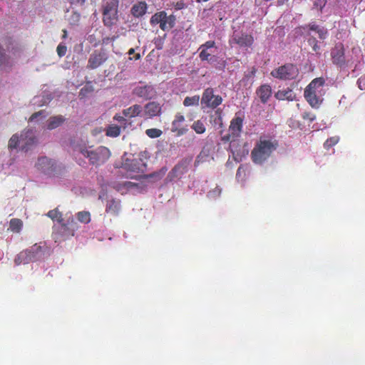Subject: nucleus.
Segmentation results:
<instances>
[{"instance_id": "nucleus-51", "label": "nucleus", "mask_w": 365, "mask_h": 365, "mask_svg": "<svg viewBox=\"0 0 365 365\" xmlns=\"http://www.w3.org/2000/svg\"><path fill=\"white\" fill-rule=\"evenodd\" d=\"M256 71H257V69L255 67H253L250 72V76H254L255 75Z\"/></svg>"}, {"instance_id": "nucleus-39", "label": "nucleus", "mask_w": 365, "mask_h": 365, "mask_svg": "<svg viewBox=\"0 0 365 365\" xmlns=\"http://www.w3.org/2000/svg\"><path fill=\"white\" fill-rule=\"evenodd\" d=\"M307 42H308L309 45L310 46H312V50L314 52H316L317 53H318L319 52L320 46L318 45V41L316 39V38L312 36V37L308 38Z\"/></svg>"}, {"instance_id": "nucleus-5", "label": "nucleus", "mask_w": 365, "mask_h": 365, "mask_svg": "<svg viewBox=\"0 0 365 365\" xmlns=\"http://www.w3.org/2000/svg\"><path fill=\"white\" fill-rule=\"evenodd\" d=\"M118 0H108L103 5V23L106 27H111L118 20Z\"/></svg>"}, {"instance_id": "nucleus-4", "label": "nucleus", "mask_w": 365, "mask_h": 365, "mask_svg": "<svg viewBox=\"0 0 365 365\" xmlns=\"http://www.w3.org/2000/svg\"><path fill=\"white\" fill-rule=\"evenodd\" d=\"M35 167L38 170L48 176H57L61 175L65 168L58 165L53 160L42 156L38 158Z\"/></svg>"}, {"instance_id": "nucleus-12", "label": "nucleus", "mask_w": 365, "mask_h": 365, "mask_svg": "<svg viewBox=\"0 0 365 365\" xmlns=\"http://www.w3.org/2000/svg\"><path fill=\"white\" fill-rule=\"evenodd\" d=\"M133 94L138 98L149 100L155 96L156 91L151 85L138 86L133 88Z\"/></svg>"}, {"instance_id": "nucleus-11", "label": "nucleus", "mask_w": 365, "mask_h": 365, "mask_svg": "<svg viewBox=\"0 0 365 365\" xmlns=\"http://www.w3.org/2000/svg\"><path fill=\"white\" fill-rule=\"evenodd\" d=\"M108 59V56L103 50H95L90 56L87 68L96 69L101 66Z\"/></svg>"}, {"instance_id": "nucleus-13", "label": "nucleus", "mask_w": 365, "mask_h": 365, "mask_svg": "<svg viewBox=\"0 0 365 365\" xmlns=\"http://www.w3.org/2000/svg\"><path fill=\"white\" fill-rule=\"evenodd\" d=\"M185 121V117L181 113H177L175 119L172 122L171 131L176 134L177 136H181L185 134L188 129L185 127H182V123Z\"/></svg>"}, {"instance_id": "nucleus-43", "label": "nucleus", "mask_w": 365, "mask_h": 365, "mask_svg": "<svg viewBox=\"0 0 365 365\" xmlns=\"http://www.w3.org/2000/svg\"><path fill=\"white\" fill-rule=\"evenodd\" d=\"M215 46V42L213 41H206L205 43L202 44L199 49H205L208 50Z\"/></svg>"}, {"instance_id": "nucleus-14", "label": "nucleus", "mask_w": 365, "mask_h": 365, "mask_svg": "<svg viewBox=\"0 0 365 365\" xmlns=\"http://www.w3.org/2000/svg\"><path fill=\"white\" fill-rule=\"evenodd\" d=\"M190 160L183 159L180 161L172 170L171 175L178 178H180L182 175L188 171Z\"/></svg>"}, {"instance_id": "nucleus-35", "label": "nucleus", "mask_w": 365, "mask_h": 365, "mask_svg": "<svg viewBox=\"0 0 365 365\" xmlns=\"http://www.w3.org/2000/svg\"><path fill=\"white\" fill-rule=\"evenodd\" d=\"M200 101V96H193L192 97H186L184 99L183 105L185 106H198Z\"/></svg>"}, {"instance_id": "nucleus-38", "label": "nucleus", "mask_w": 365, "mask_h": 365, "mask_svg": "<svg viewBox=\"0 0 365 365\" xmlns=\"http://www.w3.org/2000/svg\"><path fill=\"white\" fill-rule=\"evenodd\" d=\"M113 120L120 123V125L123 126L124 128H125L128 125L130 124V123H128L126 117H125L123 115H121L118 113L115 114L113 116Z\"/></svg>"}, {"instance_id": "nucleus-31", "label": "nucleus", "mask_w": 365, "mask_h": 365, "mask_svg": "<svg viewBox=\"0 0 365 365\" xmlns=\"http://www.w3.org/2000/svg\"><path fill=\"white\" fill-rule=\"evenodd\" d=\"M191 128L195 130L197 134H202L206 131V127L205 121L202 120H197L194 121L191 125Z\"/></svg>"}, {"instance_id": "nucleus-29", "label": "nucleus", "mask_w": 365, "mask_h": 365, "mask_svg": "<svg viewBox=\"0 0 365 365\" xmlns=\"http://www.w3.org/2000/svg\"><path fill=\"white\" fill-rule=\"evenodd\" d=\"M23 225V221L19 218H12L9 221V230L14 233H19Z\"/></svg>"}, {"instance_id": "nucleus-47", "label": "nucleus", "mask_w": 365, "mask_h": 365, "mask_svg": "<svg viewBox=\"0 0 365 365\" xmlns=\"http://www.w3.org/2000/svg\"><path fill=\"white\" fill-rule=\"evenodd\" d=\"M71 5H79L83 6L86 0H66Z\"/></svg>"}, {"instance_id": "nucleus-20", "label": "nucleus", "mask_w": 365, "mask_h": 365, "mask_svg": "<svg viewBox=\"0 0 365 365\" xmlns=\"http://www.w3.org/2000/svg\"><path fill=\"white\" fill-rule=\"evenodd\" d=\"M113 187L122 194L139 187V184L130 181H125L122 182H115Z\"/></svg>"}, {"instance_id": "nucleus-42", "label": "nucleus", "mask_w": 365, "mask_h": 365, "mask_svg": "<svg viewBox=\"0 0 365 365\" xmlns=\"http://www.w3.org/2000/svg\"><path fill=\"white\" fill-rule=\"evenodd\" d=\"M57 53L59 57H62L66 55L67 51V47L65 45L60 43L56 48Z\"/></svg>"}, {"instance_id": "nucleus-21", "label": "nucleus", "mask_w": 365, "mask_h": 365, "mask_svg": "<svg viewBox=\"0 0 365 365\" xmlns=\"http://www.w3.org/2000/svg\"><path fill=\"white\" fill-rule=\"evenodd\" d=\"M274 97L279 101H292L296 98V94L292 91V89L289 88H287L285 89L279 90L274 94Z\"/></svg>"}, {"instance_id": "nucleus-37", "label": "nucleus", "mask_w": 365, "mask_h": 365, "mask_svg": "<svg viewBox=\"0 0 365 365\" xmlns=\"http://www.w3.org/2000/svg\"><path fill=\"white\" fill-rule=\"evenodd\" d=\"M339 137L334 136L328 138L324 143V148L327 150L330 149L339 142Z\"/></svg>"}, {"instance_id": "nucleus-48", "label": "nucleus", "mask_w": 365, "mask_h": 365, "mask_svg": "<svg viewBox=\"0 0 365 365\" xmlns=\"http://www.w3.org/2000/svg\"><path fill=\"white\" fill-rule=\"evenodd\" d=\"M326 2V0H317V1L314 2V6L317 8L319 7V9L322 10L323 7L325 6Z\"/></svg>"}, {"instance_id": "nucleus-28", "label": "nucleus", "mask_w": 365, "mask_h": 365, "mask_svg": "<svg viewBox=\"0 0 365 365\" xmlns=\"http://www.w3.org/2000/svg\"><path fill=\"white\" fill-rule=\"evenodd\" d=\"M47 216L50 217L52 220H56L58 222L61 223V228L63 230L66 229V225L64 223H63V219L62 213L59 212L57 208L50 210L47 213Z\"/></svg>"}, {"instance_id": "nucleus-44", "label": "nucleus", "mask_w": 365, "mask_h": 365, "mask_svg": "<svg viewBox=\"0 0 365 365\" xmlns=\"http://www.w3.org/2000/svg\"><path fill=\"white\" fill-rule=\"evenodd\" d=\"M302 118L313 122L316 119V115L311 112H304L302 114Z\"/></svg>"}, {"instance_id": "nucleus-7", "label": "nucleus", "mask_w": 365, "mask_h": 365, "mask_svg": "<svg viewBox=\"0 0 365 365\" xmlns=\"http://www.w3.org/2000/svg\"><path fill=\"white\" fill-rule=\"evenodd\" d=\"M299 75V69L292 63H286L271 71V76L280 80H293Z\"/></svg>"}, {"instance_id": "nucleus-18", "label": "nucleus", "mask_w": 365, "mask_h": 365, "mask_svg": "<svg viewBox=\"0 0 365 365\" xmlns=\"http://www.w3.org/2000/svg\"><path fill=\"white\" fill-rule=\"evenodd\" d=\"M262 103H266L272 96V88L269 84H263L260 86L256 91Z\"/></svg>"}, {"instance_id": "nucleus-9", "label": "nucleus", "mask_w": 365, "mask_h": 365, "mask_svg": "<svg viewBox=\"0 0 365 365\" xmlns=\"http://www.w3.org/2000/svg\"><path fill=\"white\" fill-rule=\"evenodd\" d=\"M222 102V98L219 95L214 94V90L212 88H206L201 98V103L208 108H216Z\"/></svg>"}, {"instance_id": "nucleus-33", "label": "nucleus", "mask_w": 365, "mask_h": 365, "mask_svg": "<svg viewBox=\"0 0 365 365\" xmlns=\"http://www.w3.org/2000/svg\"><path fill=\"white\" fill-rule=\"evenodd\" d=\"M106 134L112 138L118 137L120 134V128L116 125H109L106 130Z\"/></svg>"}, {"instance_id": "nucleus-32", "label": "nucleus", "mask_w": 365, "mask_h": 365, "mask_svg": "<svg viewBox=\"0 0 365 365\" xmlns=\"http://www.w3.org/2000/svg\"><path fill=\"white\" fill-rule=\"evenodd\" d=\"M200 51L199 53V57L201 61H207L209 63H212L217 60L216 56H212L210 52H208V50L205 49H199Z\"/></svg>"}, {"instance_id": "nucleus-36", "label": "nucleus", "mask_w": 365, "mask_h": 365, "mask_svg": "<svg viewBox=\"0 0 365 365\" xmlns=\"http://www.w3.org/2000/svg\"><path fill=\"white\" fill-rule=\"evenodd\" d=\"M145 133L150 138H156L160 137L163 132L158 128H149L145 130Z\"/></svg>"}, {"instance_id": "nucleus-55", "label": "nucleus", "mask_w": 365, "mask_h": 365, "mask_svg": "<svg viewBox=\"0 0 365 365\" xmlns=\"http://www.w3.org/2000/svg\"><path fill=\"white\" fill-rule=\"evenodd\" d=\"M140 58V55L139 53L136 54L135 59H139Z\"/></svg>"}, {"instance_id": "nucleus-58", "label": "nucleus", "mask_w": 365, "mask_h": 365, "mask_svg": "<svg viewBox=\"0 0 365 365\" xmlns=\"http://www.w3.org/2000/svg\"><path fill=\"white\" fill-rule=\"evenodd\" d=\"M222 133H223V130H221L220 131V135H222Z\"/></svg>"}, {"instance_id": "nucleus-56", "label": "nucleus", "mask_w": 365, "mask_h": 365, "mask_svg": "<svg viewBox=\"0 0 365 365\" xmlns=\"http://www.w3.org/2000/svg\"><path fill=\"white\" fill-rule=\"evenodd\" d=\"M116 38H117L116 36H113V37H112L110 39H111L112 41H115V40L116 39Z\"/></svg>"}, {"instance_id": "nucleus-50", "label": "nucleus", "mask_w": 365, "mask_h": 365, "mask_svg": "<svg viewBox=\"0 0 365 365\" xmlns=\"http://www.w3.org/2000/svg\"><path fill=\"white\" fill-rule=\"evenodd\" d=\"M62 31H63L62 38L65 39L67 38V35H68L67 31L66 29H63Z\"/></svg>"}, {"instance_id": "nucleus-1", "label": "nucleus", "mask_w": 365, "mask_h": 365, "mask_svg": "<svg viewBox=\"0 0 365 365\" xmlns=\"http://www.w3.org/2000/svg\"><path fill=\"white\" fill-rule=\"evenodd\" d=\"M278 141L261 136L251 151L250 157L255 164L262 165L277 149Z\"/></svg>"}, {"instance_id": "nucleus-45", "label": "nucleus", "mask_w": 365, "mask_h": 365, "mask_svg": "<svg viewBox=\"0 0 365 365\" xmlns=\"http://www.w3.org/2000/svg\"><path fill=\"white\" fill-rule=\"evenodd\" d=\"M357 85L360 90L365 91V74L357 80Z\"/></svg>"}, {"instance_id": "nucleus-57", "label": "nucleus", "mask_w": 365, "mask_h": 365, "mask_svg": "<svg viewBox=\"0 0 365 365\" xmlns=\"http://www.w3.org/2000/svg\"><path fill=\"white\" fill-rule=\"evenodd\" d=\"M178 9H181V8H182V7L180 6V4H179L178 3Z\"/></svg>"}, {"instance_id": "nucleus-49", "label": "nucleus", "mask_w": 365, "mask_h": 365, "mask_svg": "<svg viewBox=\"0 0 365 365\" xmlns=\"http://www.w3.org/2000/svg\"><path fill=\"white\" fill-rule=\"evenodd\" d=\"M43 113V110L33 113L29 118V121H33Z\"/></svg>"}, {"instance_id": "nucleus-6", "label": "nucleus", "mask_w": 365, "mask_h": 365, "mask_svg": "<svg viewBox=\"0 0 365 365\" xmlns=\"http://www.w3.org/2000/svg\"><path fill=\"white\" fill-rule=\"evenodd\" d=\"M82 155L88 158L93 165H101L105 163L110 156V152L105 146H100L94 150H89L87 148L81 150Z\"/></svg>"}, {"instance_id": "nucleus-41", "label": "nucleus", "mask_w": 365, "mask_h": 365, "mask_svg": "<svg viewBox=\"0 0 365 365\" xmlns=\"http://www.w3.org/2000/svg\"><path fill=\"white\" fill-rule=\"evenodd\" d=\"M80 19H81L80 14L77 11H73L69 18V22L72 25H76L78 24Z\"/></svg>"}, {"instance_id": "nucleus-3", "label": "nucleus", "mask_w": 365, "mask_h": 365, "mask_svg": "<svg viewBox=\"0 0 365 365\" xmlns=\"http://www.w3.org/2000/svg\"><path fill=\"white\" fill-rule=\"evenodd\" d=\"M324 83L325 81L323 78H317L312 80L304 89V98L312 108H319L322 102L321 96Z\"/></svg>"}, {"instance_id": "nucleus-19", "label": "nucleus", "mask_w": 365, "mask_h": 365, "mask_svg": "<svg viewBox=\"0 0 365 365\" xmlns=\"http://www.w3.org/2000/svg\"><path fill=\"white\" fill-rule=\"evenodd\" d=\"M121 210L120 200L116 199H110L107 201L106 212L113 216L119 215Z\"/></svg>"}, {"instance_id": "nucleus-30", "label": "nucleus", "mask_w": 365, "mask_h": 365, "mask_svg": "<svg viewBox=\"0 0 365 365\" xmlns=\"http://www.w3.org/2000/svg\"><path fill=\"white\" fill-rule=\"evenodd\" d=\"M167 14L165 11H159V12H157L155 13V14H153L151 18H150V23L152 26H154V25H157V24H160L161 21H163L166 17H167Z\"/></svg>"}, {"instance_id": "nucleus-46", "label": "nucleus", "mask_w": 365, "mask_h": 365, "mask_svg": "<svg viewBox=\"0 0 365 365\" xmlns=\"http://www.w3.org/2000/svg\"><path fill=\"white\" fill-rule=\"evenodd\" d=\"M92 91H93L92 86H84L83 88H82L81 89V91L79 92V96L83 98V96H85L86 93L92 92Z\"/></svg>"}, {"instance_id": "nucleus-34", "label": "nucleus", "mask_w": 365, "mask_h": 365, "mask_svg": "<svg viewBox=\"0 0 365 365\" xmlns=\"http://www.w3.org/2000/svg\"><path fill=\"white\" fill-rule=\"evenodd\" d=\"M78 220L82 223L88 224L91 222V213L88 211H81L76 214Z\"/></svg>"}, {"instance_id": "nucleus-59", "label": "nucleus", "mask_w": 365, "mask_h": 365, "mask_svg": "<svg viewBox=\"0 0 365 365\" xmlns=\"http://www.w3.org/2000/svg\"><path fill=\"white\" fill-rule=\"evenodd\" d=\"M225 61H223V66L225 67Z\"/></svg>"}, {"instance_id": "nucleus-10", "label": "nucleus", "mask_w": 365, "mask_h": 365, "mask_svg": "<svg viewBox=\"0 0 365 365\" xmlns=\"http://www.w3.org/2000/svg\"><path fill=\"white\" fill-rule=\"evenodd\" d=\"M331 58L332 63L337 66L342 67L345 65V48L341 42L336 43L331 49Z\"/></svg>"}, {"instance_id": "nucleus-22", "label": "nucleus", "mask_w": 365, "mask_h": 365, "mask_svg": "<svg viewBox=\"0 0 365 365\" xmlns=\"http://www.w3.org/2000/svg\"><path fill=\"white\" fill-rule=\"evenodd\" d=\"M21 141L24 143L22 150H27L28 147L36 142V138L32 130H24L21 135Z\"/></svg>"}, {"instance_id": "nucleus-53", "label": "nucleus", "mask_w": 365, "mask_h": 365, "mask_svg": "<svg viewBox=\"0 0 365 365\" xmlns=\"http://www.w3.org/2000/svg\"><path fill=\"white\" fill-rule=\"evenodd\" d=\"M209 0H196V1L197 3H201V2H206V1H208Z\"/></svg>"}, {"instance_id": "nucleus-54", "label": "nucleus", "mask_w": 365, "mask_h": 365, "mask_svg": "<svg viewBox=\"0 0 365 365\" xmlns=\"http://www.w3.org/2000/svg\"><path fill=\"white\" fill-rule=\"evenodd\" d=\"M108 40H110V38H104V39L103 40V43H107V42H108Z\"/></svg>"}, {"instance_id": "nucleus-27", "label": "nucleus", "mask_w": 365, "mask_h": 365, "mask_svg": "<svg viewBox=\"0 0 365 365\" xmlns=\"http://www.w3.org/2000/svg\"><path fill=\"white\" fill-rule=\"evenodd\" d=\"M309 31H314L318 34V36L320 39H325L327 36V29L320 27L319 26L317 25L314 23L309 24L307 26Z\"/></svg>"}, {"instance_id": "nucleus-25", "label": "nucleus", "mask_w": 365, "mask_h": 365, "mask_svg": "<svg viewBox=\"0 0 365 365\" xmlns=\"http://www.w3.org/2000/svg\"><path fill=\"white\" fill-rule=\"evenodd\" d=\"M175 24V16L170 15L167 16L163 21L159 24L161 30L165 31L174 27Z\"/></svg>"}, {"instance_id": "nucleus-16", "label": "nucleus", "mask_w": 365, "mask_h": 365, "mask_svg": "<svg viewBox=\"0 0 365 365\" xmlns=\"http://www.w3.org/2000/svg\"><path fill=\"white\" fill-rule=\"evenodd\" d=\"M160 113L161 107L157 102H149L144 107L143 114L149 118H153L155 116L159 115Z\"/></svg>"}, {"instance_id": "nucleus-8", "label": "nucleus", "mask_w": 365, "mask_h": 365, "mask_svg": "<svg viewBox=\"0 0 365 365\" xmlns=\"http://www.w3.org/2000/svg\"><path fill=\"white\" fill-rule=\"evenodd\" d=\"M243 118L235 115L230 121L229 126V133L221 137V140L224 143L234 141L237 139L242 131Z\"/></svg>"}, {"instance_id": "nucleus-40", "label": "nucleus", "mask_w": 365, "mask_h": 365, "mask_svg": "<svg viewBox=\"0 0 365 365\" xmlns=\"http://www.w3.org/2000/svg\"><path fill=\"white\" fill-rule=\"evenodd\" d=\"M19 142V138L17 134H14L11 136L9 141V148L12 150L17 148Z\"/></svg>"}, {"instance_id": "nucleus-23", "label": "nucleus", "mask_w": 365, "mask_h": 365, "mask_svg": "<svg viewBox=\"0 0 365 365\" xmlns=\"http://www.w3.org/2000/svg\"><path fill=\"white\" fill-rule=\"evenodd\" d=\"M122 113L125 117L128 118L141 116V114L143 113V108L141 106L135 104L128 108L123 109Z\"/></svg>"}, {"instance_id": "nucleus-26", "label": "nucleus", "mask_w": 365, "mask_h": 365, "mask_svg": "<svg viewBox=\"0 0 365 365\" xmlns=\"http://www.w3.org/2000/svg\"><path fill=\"white\" fill-rule=\"evenodd\" d=\"M210 123L215 126L218 125V128H223L222 110L220 108L217 109L215 113L210 115Z\"/></svg>"}, {"instance_id": "nucleus-2", "label": "nucleus", "mask_w": 365, "mask_h": 365, "mask_svg": "<svg viewBox=\"0 0 365 365\" xmlns=\"http://www.w3.org/2000/svg\"><path fill=\"white\" fill-rule=\"evenodd\" d=\"M48 247L45 242L36 243L28 249L20 252L14 259L16 265L28 264L43 258Z\"/></svg>"}, {"instance_id": "nucleus-24", "label": "nucleus", "mask_w": 365, "mask_h": 365, "mask_svg": "<svg viewBox=\"0 0 365 365\" xmlns=\"http://www.w3.org/2000/svg\"><path fill=\"white\" fill-rule=\"evenodd\" d=\"M65 121V118L62 115H56L51 117L48 120L47 128L48 130H53L59 127Z\"/></svg>"}, {"instance_id": "nucleus-17", "label": "nucleus", "mask_w": 365, "mask_h": 365, "mask_svg": "<svg viewBox=\"0 0 365 365\" xmlns=\"http://www.w3.org/2000/svg\"><path fill=\"white\" fill-rule=\"evenodd\" d=\"M147 10V3L145 1H141L133 5L130 13L134 17L140 18L146 14Z\"/></svg>"}, {"instance_id": "nucleus-52", "label": "nucleus", "mask_w": 365, "mask_h": 365, "mask_svg": "<svg viewBox=\"0 0 365 365\" xmlns=\"http://www.w3.org/2000/svg\"><path fill=\"white\" fill-rule=\"evenodd\" d=\"M135 50L134 48H130L129 51H128V54H133L134 53Z\"/></svg>"}, {"instance_id": "nucleus-15", "label": "nucleus", "mask_w": 365, "mask_h": 365, "mask_svg": "<svg viewBox=\"0 0 365 365\" xmlns=\"http://www.w3.org/2000/svg\"><path fill=\"white\" fill-rule=\"evenodd\" d=\"M233 41L240 47H250L254 43V38L247 34H236L233 36Z\"/></svg>"}]
</instances>
